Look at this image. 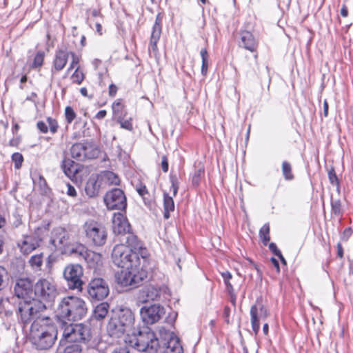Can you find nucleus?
I'll use <instances>...</instances> for the list:
<instances>
[{
  "mask_svg": "<svg viewBox=\"0 0 353 353\" xmlns=\"http://www.w3.org/2000/svg\"><path fill=\"white\" fill-rule=\"evenodd\" d=\"M204 174L203 167H200L196 170L192 176V183L194 186L199 185L201 180V175Z\"/></svg>",
  "mask_w": 353,
  "mask_h": 353,
  "instance_id": "nucleus-41",
  "label": "nucleus"
},
{
  "mask_svg": "<svg viewBox=\"0 0 353 353\" xmlns=\"http://www.w3.org/2000/svg\"><path fill=\"white\" fill-rule=\"evenodd\" d=\"M159 331L160 335L164 340L168 341L167 348L170 350V352L172 353H183L180 340L177 336L174 335L173 332L167 330L163 327H160Z\"/></svg>",
  "mask_w": 353,
  "mask_h": 353,
  "instance_id": "nucleus-17",
  "label": "nucleus"
},
{
  "mask_svg": "<svg viewBox=\"0 0 353 353\" xmlns=\"http://www.w3.org/2000/svg\"><path fill=\"white\" fill-rule=\"evenodd\" d=\"M47 307L48 305L38 300L20 302L18 309L19 315L21 321L24 324H27L34 318L38 312L46 310Z\"/></svg>",
  "mask_w": 353,
  "mask_h": 353,
  "instance_id": "nucleus-8",
  "label": "nucleus"
},
{
  "mask_svg": "<svg viewBox=\"0 0 353 353\" xmlns=\"http://www.w3.org/2000/svg\"><path fill=\"white\" fill-rule=\"evenodd\" d=\"M37 127L39 129V130L42 133H47L48 131V126L45 122L42 121H39L37 122Z\"/></svg>",
  "mask_w": 353,
  "mask_h": 353,
  "instance_id": "nucleus-51",
  "label": "nucleus"
},
{
  "mask_svg": "<svg viewBox=\"0 0 353 353\" xmlns=\"http://www.w3.org/2000/svg\"><path fill=\"white\" fill-rule=\"evenodd\" d=\"M337 255L340 258L343 256V249L341 243H338L337 244Z\"/></svg>",
  "mask_w": 353,
  "mask_h": 353,
  "instance_id": "nucleus-64",
  "label": "nucleus"
},
{
  "mask_svg": "<svg viewBox=\"0 0 353 353\" xmlns=\"http://www.w3.org/2000/svg\"><path fill=\"white\" fill-rule=\"evenodd\" d=\"M109 292L107 282L101 278L92 279L87 287L88 298L92 302L103 300L107 297Z\"/></svg>",
  "mask_w": 353,
  "mask_h": 353,
  "instance_id": "nucleus-9",
  "label": "nucleus"
},
{
  "mask_svg": "<svg viewBox=\"0 0 353 353\" xmlns=\"http://www.w3.org/2000/svg\"><path fill=\"white\" fill-rule=\"evenodd\" d=\"M125 343L139 352H156L159 346V340L148 327H143L124 336Z\"/></svg>",
  "mask_w": 353,
  "mask_h": 353,
  "instance_id": "nucleus-3",
  "label": "nucleus"
},
{
  "mask_svg": "<svg viewBox=\"0 0 353 353\" xmlns=\"http://www.w3.org/2000/svg\"><path fill=\"white\" fill-rule=\"evenodd\" d=\"M123 239H121V241H125L126 243V246H128L130 249L133 250H137L141 248L139 241H138V239L136 235H134L132 232H130L129 231L123 236Z\"/></svg>",
  "mask_w": 353,
  "mask_h": 353,
  "instance_id": "nucleus-27",
  "label": "nucleus"
},
{
  "mask_svg": "<svg viewBox=\"0 0 353 353\" xmlns=\"http://www.w3.org/2000/svg\"><path fill=\"white\" fill-rule=\"evenodd\" d=\"M200 54L202 59L201 73L203 75L205 76L208 68V54L206 48H202L200 51Z\"/></svg>",
  "mask_w": 353,
  "mask_h": 353,
  "instance_id": "nucleus-38",
  "label": "nucleus"
},
{
  "mask_svg": "<svg viewBox=\"0 0 353 353\" xmlns=\"http://www.w3.org/2000/svg\"><path fill=\"white\" fill-rule=\"evenodd\" d=\"M15 295L23 300V301H31L35 299L34 288L31 281L28 279H19L14 286Z\"/></svg>",
  "mask_w": 353,
  "mask_h": 353,
  "instance_id": "nucleus-14",
  "label": "nucleus"
},
{
  "mask_svg": "<svg viewBox=\"0 0 353 353\" xmlns=\"http://www.w3.org/2000/svg\"><path fill=\"white\" fill-rule=\"evenodd\" d=\"M161 168L164 172H167L168 170V161L165 156H163L161 158Z\"/></svg>",
  "mask_w": 353,
  "mask_h": 353,
  "instance_id": "nucleus-57",
  "label": "nucleus"
},
{
  "mask_svg": "<svg viewBox=\"0 0 353 353\" xmlns=\"http://www.w3.org/2000/svg\"><path fill=\"white\" fill-rule=\"evenodd\" d=\"M40 239L35 235H26L23 237L18 246L23 254H29L39 246Z\"/></svg>",
  "mask_w": 353,
  "mask_h": 353,
  "instance_id": "nucleus-21",
  "label": "nucleus"
},
{
  "mask_svg": "<svg viewBox=\"0 0 353 353\" xmlns=\"http://www.w3.org/2000/svg\"><path fill=\"white\" fill-rule=\"evenodd\" d=\"M47 122L49 126L50 131L52 134L56 133L57 132V129L59 127L57 121L51 117H48Z\"/></svg>",
  "mask_w": 353,
  "mask_h": 353,
  "instance_id": "nucleus-48",
  "label": "nucleus"
},
{
  "mask_svg": "<svg viewBox=\"0 0 353 353\" xmlns=\"http://www.w3.org/2000/svg\"><path fill=\"white\" fill-rule=\"evenodd\" d=\"M269 249L274 255H281V252L278 249L274 243H270L269 244Z\"/></svg>",
  "mask_w": 353,
  "mask_h": 353,
  "instance_id": "nucleus-55",
  "label": "nucleus"
},
{
  "mask_svg": "<svg viewBox=\"0 0 353 353\" xmlns=\"http://www.w3.org/2000/svg\"><path fill=\"white\" fill-rule=\"evenodd\" d=\"M282 173L286 181H291L294 179L291 164L286 161L282 163Z\"/></svg>",
  "mask_w": 353,
  "mask_h": 353,
  "instance_id": "nucleus-37",
  "label": "nucleus"
},
{
  "mask_svg": "<svg viewBox=\"0 0 353 353\" xmlns=\"http://www.w3.org/2000/svg\"><path fill=\"white\" fill-rule=\"evenodd\" d=\"M57 316L61 320L78 321L84 317L87 313L85 301L77 296H67L59 303Z\"/></svg>",
  "mask_w": 353,
  "mask_h": 353,
  "instance_id": "nucleus-4",
  "label": "nucleus"
},
{
  "mask_svg": "<svg viewBox=\"0 0 353 353\" xmlns=\"http://www.w3.org/2000/svg\"><path fill=\"white\" fill-rule=\"evenodd\" d=\"M85 145L83 143H77L72 145L70 153L72 158L78 161L85 160Z\"/></svg>",
  "mask_w": 353,
  "mask_h": 353,
  "instance_id": "nucleus-26",
  "label": "nucleus"
},
{
  "mask_svg": "<svg viewBox=\"0 0 353 353\" xmlns=\"http://www.w3.org/2000/svg\"><path fill=\"white\" fill-rule=\"evenodd\" d=\"M118 122L120 123L121 127L122 128H124L128 130H132L133 128L132 123L130 119V120H124L121 117H118Z\"/></svg>",
  "mask_w": 353,
  "mask_h": 353,
  "instance_id": "nucleus-49",
  "label": "nucleus"
},
{
  "mask_svg": "<svg viewBox=\"0 0 353 353\" xmlns=\"http://www.w3.org/2000/svg\"><path fill=\"white\" fill-rule=\"evenodd\" d=\"M104 202L109 210L125 211L127 207L125 194L119 188H114L108 192L105 195Z\"/></svg>",
  "mask_w": 353,
  "mask_h": 353,
  "instance_id": "nucleus-11",
  "label": "nucleus"
},
{
  "mask_svg": "<svg viewBox=\"0 0 353 353\" xmlns=\"http://www.w3.org/2000/svg\"><path fill=\"white\" fill-rule=\"evenodd\" d=\"M111 353H130V351L126 347H118L114 348Z\"/></svg>",
  "mask_w": 353,
  "mask_h": 353,
  "instance_id": "nucleus-59",
  "label": "nucleus"
},
{
  "mask_svg": "<svg viewBox=\"0 0 353 353\" xmlns=\"http://www.w3.org/2000/svg\"><path fill=\"white\" fill-rule=\"evenodd\" d=\"M221 276L224 280L225 284L230 283V280L232 279V276L231 273L228 271L221 272Z\"/></svg>",
  "mask_w": 353,
  "mask_h": 353,
  "instance_id": "nucleus-58",
  "label": "nucleus"
},
{
  "mask_svg": "<svg viewBox=\"0 0 353 353\" xmlns=\"http://www.w3.org/2000/svg\"><path fill=\"white\" fill-rule=\"evenodd\" d=\"M61 168L65 175L69 177L73 176L77 171L75 163L72 160L67 158L63 160Z\"/></svg>",
  "mask_w": 353,
  "mask_h": 353,
  "instance_id": "nucleus-30",
  "label": "nucleus"
},
{
  "mask_svg": "<svg viewBox=\"0 0 353 353\" xmlns=\"http://www.w3.org/2000/svg\"><path fill=\"white\" fill-rule=\"evenodd\" d=\"M143 293L145 294L146 296V299L145 300V301H154L158 296H159V290L153 286H148L145 288L143 291Z\"/></svg>",
  "mask_w": 353,
  "mask_h": 353,
  "instance_id": "nucleus-36",
  "label": "nucleus"
},
{
  "mask_svg": "<svg viewBox=\"0 0 353 353\" xmlns=\"http://www.w3.org/2000/svg\"><path fill=\"white\" fill-rule=\"evenodd\" d=\"M259 236L264 245H267L270 240V225L265 223L259 230Z\"/></svg>",
  "mask_w": 353,
  "mask_h": 353,
  "instance_id": "nucleus-35",
  "label": "nucleus"
},
{
  "mask_svg": "<svg viewBox=\"0 0 353 353\" xmlns=\"http://www.w3.org/2000/svg\"><path fill=\"white\" fill-rule=\"evenodd\" d=\"M83 268L79 264H69L63 270V277L70 290H82Z\"/></svg>",
  "mask_w": 353,
  "mask_h": 353,
  "instance_id": "nucleus-7",
  "label": "nucleus"
},
{
  "mask_svg": "<svg viewBox=\"0 0 353 353\" xmlns=\"http://www.w3.org/2000/svg\"><path fill=\"white\" fill-rule=\"evenodd\" d=\"M352 230L351 228H347L345 229V230L343 232L341 239L343 241H347L349 237L352 235Z\"/></svg>",
  "mask_w": 353,
  "mask_h": 353,
  "instance_id": "nucleus-56",
  "label": "nucleus"
},
{
  "mask_svg": "<svg viewBox=\"0 0 353 353\" xmlns=\"http://www.w3.org/2000/svg\"><path fill=\"white\" fill-rule=\"evenodd\" d=\"M107 332L110 336L114 339H119L126 333L130 334V331L121 323L119 320L116 319L113 316L110 318L108 325Z\"/></svg>",
  "mask_w": 353,
  "mask_h": 353,
  "instance_id": "nucleus-18",
  "label": "nucleus"
},
{
  "mask_svg": "<svg viewBox=\"0 0 353 353\" xmlns=\"http://www.w3.org/2000/svg\"><path fill=\"white\" fill-rule=\"evenodd\" d=\"M106 114L107 112L105 110H102L97 113L95 117L98 119H102L106 116Z\"/></svg>",
  "mask_w": 353,
  "mask_h": 353,
  "instance_id": "nucleus-63",
  "label": "nucleus"
},
{
  "mask_svg": "<svg viewBox=\"0 0 353 353\" xmlns=\"http://www.w3.org/2000/svg\"><path fill=\"white\" fill-rule=\"evenodd\" d=\"M65 117L68 123H71L76 117V113L73 108L70 106H67L65 109Z\"/></svg>",
  "mask_w": 353,
  "mask_h": 353,
  "instance_id": "nucleus-47",
  "label": "nucleus"
},
{
  "mask_svg": "<svg viewBox=\"0 0 353 353\" xmlns=\"http://www.w3.org/2000/svg\"><path fill=\"white\" fill-rule=\"evenodd\" d=\"M49 318L37 319L31 325L29 339L39 350H48L57 339V329Z\"/></svg>",
  "mask_w": 353,
  "mask_h": 353,
  "instance_id": "nucleus-2",
  "label": "nucleus"
},
{
  "mask_svg": "<svg viewBox=\"0 0 353 353\" xmlns=\"http://www.w3.org/2000/svg\"><path fill=\"white\" fill-rule=\"evenodd\" d=\"M328 178L331 184L336 185L338 192L340 191V185L339 179L335 173L334 169L331 168L328 171Z\"/></svg>",
  "mask_w": 353,
  "mask_h": 353,
  "instance_id": "nucleus-43",
  "label": "nucleus"
},
{
  "mask_svg": "<svg viewBox=\"0 0 353 353\" xmlns=\"http://www.w3.org/2000/svg\"><path fill=\"white\" fill-rule=\"evenodd\" d=\"M83 259L90 268L96 269L102 263L101 254L88 250Z\"/></svg>",
  "mask_w": 353,
  "mask_h": 353,
  "instance_id": "nucleus-24",
  "label": "nucleus"
},
{
  "mask_svg": "<svg viewBox=\"0 0 353 353\" xmlns=\"http://www.w3.org/2000/svg\"><path fill=\"white\" fill-rule=\"evenodd\" d=\"M70 54L72 56V60L70 67L68 69V72L71 70L74 67V65H77L79 63V57L76 55L74 52H70Z\"/></svg>",
  "mask_w": 353,
  "mask_h": 353,
  "instance_id": "nucleus-52",
  "label": "nucleus"
},
{
  "mask_svg": "<svg viewBox=\"0 0 353 353\" xmlns=\"http://www.w3.org/2000/svg\"><path fill=\"white\" fill-rule=\"evenodd\" d=\"M85 145V159H96L99 157L100 153V150L97 145L94 144L93 143L85 141L84 142Z\"/></svg>",
  "mask_w": 353,
  "mask_h": 353,
  "instance_id": "nucleus-25",
  "label": "nucleus"
},
{
  "mask_svg": "<svg viewBox=\"0 0 353 353\" xmlns=\"http://www.w3.org/2000/svg\"><path fill=\"white\" fill-rule=\"evenodd\" d=\"M61 341L64 340L68 345L58 353H81L83 345L87 348L92 349L97 348L99 345L98 340L93 337L88 325L83 323H65L61 327Z\"/></svg>",
  "mask_w": 353,
  "mask_h": 353,
  "instance_id": "nucleus-1",
  "label": "nucleus"
},
{
  "mask_svg": "<svg viewBox=\"0 0 353 353\" xmlns=\"http://www.w3.org/2000/svg\"><path fill=\"white\" fill-rule=\"evenodd\" d=\"M113 231L115 234H125L130 231V225L121 212L114 213L112 219Z\"/></svg>",
  "mask_w": 353,
  "mask_h": 353,
  "instance_id": "nucleus-20",
  "label": "nucleus"
},
{
  "mask_svg": "<svg viewBox=\"0 0 353 353\" xmlns=\"http://www.w3.org/2000/svg\"><path fill=\"white\" fill-rule=\"evenodd\" d=\"M163 216L165 219H168L170 216V212L174 210V203L172 196L168 193L163 194Z\"/></svg>",
  "mask_w": 353,
  "mask_h": 353,
  "instance_id": "nucleus-28",
  "label": "nucleus"
},
{
  "mask_svg": "<svg viewBox=\"0 0 353 353\" xmlns=\"http://www.w3.org/2000/svg\"><path fill=\"white\" fill-rule=\"evenodd\" d=\"M68 248L70 254L78 256L82 259L88 251V249L80 243L73 245L70 248H69V247Z\"/></svg>",
  "mask_w": 353,
  "mask_h": 353,
  "instance_id": "nucleus-33",
  "label": "nucleus"
},
{
  "mask_svg": "<svg viewBox=\"0 0 353 353\" xmlns=\"http://www.w3.org/2000/svg\"><path fill=\"white\" fill-rule=\"evenodd\" d=\"M161 18L159 14L156 17L152 27L150 39L159 41L161 34Z\"/></svg>",
  "mask_w": 353,
  "mask_h": 353,
  "instance_id": "nucleus-34",
  "label": "nucleus"
},
{
  "mask_svg": "<svg viewBox=\"0 0 353 353\" xmlns=\"http://www.w3.org/2000/svg\"><path fill=\"white\" fill-rule=\"evenodd\" d=\"M113 316L121 321L130 332L133 331L132 327L134 323V315L132 311L128 307L121 308Z\"/></svg>",
  "mask_w": 353,
  "mask_h": 353,
  "instance_id": "nucleus-19",
  "label": "nucleus"
},
{
  "mask_svg": "<svg viewBox=\"0 0 353 353\" xmlns=\"http://www.w3.org/2000/svg\"><path fill=\"white\" fill-rule=\"evenodd\" d=\"M71 79L73 83L79 85L84 79V74L81 71L79 70V68H77L74 73L72 74Z\"/></svg>",
  "mask_w": 353,
  "mask_h": 353,
  "instance_id": "nucleus-44",
  "label": "nucleus"
},
{
  "mask_svg": "<svg viewBox=\"0 0 353 353\" xmlns=\"http://www.w3.org/2000/svg\"><path fill=\"white\" fill-rule=\"evenodd\" d=\"M137 268L132 269H122L116 274V279L122 286L135 287L142 281L143 279V274H137Z\"/></svg>",
  "mask_w": 353,
  "mask_h": 353,
  "instance_id": "nucleus-12",
  "label": "nucleus"
},
{
  "mask_svg": "<svg viewBox=\"0 0 353 353\" xmlns=\"http://www.w3.org/2000/svg\"><path fill=\"white\" fill-rule=\"evenodd\" d=\"M34 294L36 300L50 305L57 295V290L52 282L40 279L34 285Z\"/></svg>",
  "mask_w": 353,
  "mask_h": 353,
  "instance_id": "nucleus-6",
  "label": "nucleus"
},
{
  "mask_svg": "<svg viewBox=\"0 0 353 353\" xmlns=\"http://www.w3.org/2000/svg\"><path fill=\"white\" fill-rule=\"evenodd\" d=\"M84 230L86 237L96 246L103 245L107 239L105 228L96 222L85 223Z\"/></svg>",
  "mask_w": 353,
  "mask_h": 353,
  "instance_id": "nucleus-10",
  "label": "nucleus"
},
{
  "mask_svg": "<svg viewBox=\"0 0 353 353\" xmlns=\"http://www.w3.org/2000/svg\"><path fill=\"white\" fill-rule=\"evenodd\" d=\"M70 52L66 49L61 48L56 50L53 65L51 69L52 74L62 70L67 64Z\"/></svg>",
  "mask_w": 353,
  "mask_h": 353,
  "instance_id": "nucleus-22",
  "label": "nucleus"
},
{
  "mask_svg": "<svg viewBox=\"0 0 353 353\" xmlns=\"http://www.w3.org/2000/svg\"><path fill=\"white\" fill-rule=\"evenodd\" d=\"M159 41L150 39L149 51L152 50L154 53H157L158 51L157 43Z\"/></svg>",
  "mask_w": 353,
  "mask_h": 353,
  "instance_id": "nucleus-54",
  "label": "nucleus"
},
{
  "mask_svg": "<svg viewBox=\"0 0 353 353\" xmlns=\"http://www.w3.org/2000/svg\"><path fill=\"white\" fill-rule=\"evenodd\" d=\"M67 191L66 193L68 196L74 197L77 196V192L75 188L70 183L66 184Z\"/></svg>",
  "mask_w": 353,
  "mask_h": 353,
  "instance_id": "nucleus-53",
  "label": "nucleus"
},
{
  "mask_svg": "<svg viewBox=\"0 0 353 353\" xmlns=\"http://www.w3.org/2000/svg\"><path fill=\"white\" fill-rule=\"evenodd\" d=\"M136 190L143 199H145V195L148 193L146 186L141 182L137 184Z\"/></svg>",
  "mask_w": 353,
  "mask_h": 353,
  "instance_id": "nucleus-50",
  "label": "nucleus"
},
{
  "mask_svg": "<svg viewBox=\"0 0 353 353\" xmlns=\"http://www.w3.org/2000/svg\"><path fill=\"white\" fill-rule=\"evenodd\" d=\"M112 260L115 265L122 269H132L139 265L138 254L123 243L114 247Z\"/></svg>",
  "mask_w": 353,
  "mask_h": 353,
  "instance_id": "nucleus-5",
  "label": "nucleus"
},
{
  "mask_svg": "<svg viewBox=\"0 0 353 353\" xmlns=\"http://www.w3.org/2000/svg\"><path fill=\"white\" fill-rule=\"evenodd\" d=\"M12 161L14 163V168L16 169H19L22 165L23 157L21 153L15 152L12 155Z\"/></svg>",
  "mask_w": 353,
  "mask_h": 353,
  "instance_id": "nucleus-46",
  "label": "nucleus"
},
{
  "mask_svg": "<svg viewBox=\"0 0 353 353\" xmlns=\"http://www.w3.org/2000/svg\"><path fill=\"white\" fill-rule=\"evenodd\" d=\"M99 185L97 184L95 178H90L85 187V191L90 197L96 196L99 192Z\"/></svg>",
  "mask_w": 353,
  "mask_h": 353,
  "instance_id": "nucleus-29",
  "label": "nucleus"
},
{
  "mask_svg": "<svg viewBox=\"0 0 353 353\" xmlns=\"http://www.w3.org/2000/svg\"><path fill=\"white\" fill-rule=\"evenodd\" d=\"M44 60V52L42 51H39L37 52L33 63H32V68H40L43 65Z\"/></svg>",
  "mask_w": 353,
  "mask_h": 353,
  "instance_id": "nucleus-42",
  "label": "nucleus"
},
{
  "mask_svg": "<svg viewBox=\"0 0 353 353\" xmlns=\"http://www.w3.org/2000/svg\"><path fill=\"white\" fill-rule=\"evenodd\" d=\"M14 217L15 220L12 223V226L18 228L22 223L21 218L19 214L14 215Z\"/></svg>",
  "mask_w": 353,
  "mask_h": 353,
  "instance_id": "nucleus-60",
  "label": "nucleus"
},
{
  "mask_svg": "<svg viewBox=\"0 0 353 353\" xmlns=\"http://www.w3.org/2000/svg\"><path fill=\"white\" fill-rule=\"evenodd\" d=\"M123 108H124V105L122 103V100L121 99L116 100L112 103V105L113 114L117 117H121V114L122 113Z\"/></svg>",
  "mask_w": 353,
  "mask_h": 353,
  "instance_id": "nucleus-40",
  "label": "nucleus"
},
{
  "mask_svg": "<svg viewBox=\"0 0 353 353\" xmlns=\"http://www.w3.org/2000/svg\"><path fill=\"white\" fill-rule=\"evenodd\" d=\"M331 206H332V211L334 214L339 215L341 213V212H342L341 203L339 199L334 200L332 198Z\"/></svg>",
  "mask_w": 353,
  "mask_h": 353,
  "instance_id": "nucleus-45",
  "label": "nucleus"
},
{
  "mask_svg": "<svg viewBox=\"0 0 353 353\" xmlns=\"http://www.w3.org/2000/svg\"><path fill=\"white\" fill-rule=\"evenodd\" d=\"M42 258H43L42 254H36V255L32 256L29 260V263H30V265L32 266V268H34V269H39L43 263Z\"/></svg>",
  "mask_w": 353,
  "mask_h": 353,
  "instance_id": "nucleus-39",
  "label": "nucleus"
},
{
  "mask_svg": "<svg viewBox=\"0 0 353 353\" xmlns=\"http://www.w3.org/2000/svg\"><path fill=\"white\" fill-rule=\"evenodd\" d=\"M109 310V304L103 302L97 305L94 310V315L97 319H103L105 317Z\"/></svg>",
  "mask_w": 353,
  "mask_h": 353,
  "instance_id": "nucleus-31",
  "label": "nucleus"
},
{
  "mask_svg": "<svg viewBox=\"0 0 353 353\" xmlns=\"http://www.w3.org/2000/svg\"><path fill=\"white\" fill-rule=\"evenodd\" d=\"M6 274V270L4 268L0 266V290L2 289V285L3 282V277Z\"/></svg>",
  "mask_w": 353,
  "mask_h": 353,
  "instance_id": "nucleus-61",
  "label": "nucleus"
},
{
  "mask_svg": "<svg viewBox=\"0 0 353 353\" xmlns=\"http://www.w3.org/2000/svg\"><path fill=\"white\" fill-rule=\"evenodd\" d=\"M117 92V87L114 84H110L109 86V95L114 97Z\"/></svg>",
  "mask_w": 353,
  "mask_h": 353,
  "instance_id": "nucleus-62",
  "label": "nucleus"
},
{
  "mask_svg": "<svg viewBox=\"0 0 353 353\" xmlns=\"http://www.w3.org/2000/svg\"><path fill=\"white\" fill-rule=\"evenodd\" d=\"M269 316V312L262 303L252 305L250 308L251 324L253 332L257 334L260 330L259 321L265 320Z\"/></svg>",
  "mask_w": 353,
  "mask_h": 353,
  "instance_id": "nucleus-16",
  "label": "nucleus"
},
{
  "mask_svg": "<svg viewBox=\"0 0 353 353\" xmlns=\"http://www.w3.org/2000/svg\"><path fill=\"white\" fill-rule=\"evenodd\" d=\"M240 46L251 52L255 51L256 43L250 32L245 30L241 32Z\"/></svg>",
  "mask_w": 353,
  "mask_h": 353,
  "instance_id": "nucleus-23",
  "label": "nucleus"
},
{
  "mask_svg": "<svg viewBox=\"0 0 353 353\" xmlns=\"http://www.w3.org/2000/svg\"><path fill=\"white\" fill-rule=\"evenodd\" d=\"M101 179L110 185H119L120 179L117 174L111 171H104L101 173Z\"/></svg>",
  "mask_w": 353,
  "mask_h": 353,
  "instance_id": "nucleus-32",
  "label": "nucleus"
},
{
  "mask_svg": "<svg viewBox=\"0 0 353 353\" xmlns=\"http://www.w3.org/2000/svg\"><path fill=\"white\" fill-rule=\"evenodd\" d=\"M164 314V307L159 304L143 306L140 310L141 319L148 325H152L157 323Z\"/></svg>",
  "mask_w": 353,
  "mask_h": 353,
  "instance_id": "nucleus-13",
  "label": "nucleus"
},
{
  "mask_svg": "<svg viewBox=\"0 0 353 353\" xmlns=\"http://www.w3.org/2000/svg\"><path fill=\"white\" fill-rule=\"evenodd\" d=\"M50 243L57 250L61 252H66L70 245V235L68 232L63 228H57L52 232Z\"/></svg>",
  "mask_w": 353,
  "mask_h": 353,
  "instance_id": "nucleus-15",
  "label": "nucleus"
}]
</instances>
